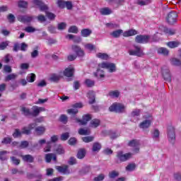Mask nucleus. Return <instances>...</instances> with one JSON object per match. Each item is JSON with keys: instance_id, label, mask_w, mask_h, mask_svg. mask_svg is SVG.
<instances>
[{"instance_id": "nucleus-3", "label": "nucleus", "mask_w": 181, "mask_h": 181, "mask_svg": "<svg viewBox=\"0 0 181 181\" xmlns=\"http://www.w3.org/2000/svg\"><path fill=\"white\" fill-rule=\"evenodd\" d=\"M109 110L111 112H124L125 111V106L121 103H113L109 107Z\"/></svg>"}, {"instance_id": "nucleus-62", "label": "nucleus", "mask_w": 181, "mask_h": 181, "mask_svg": "<svg viewBox=\"0 0 181 181\" xmlns=\"http://www.w3.org/2000/svg\"><path fill=\"white\" fill-rule=\"evenodd\" d=\"M69 136V132L64 133L61 135V141H67Z\"/></svg>"}, {"instance_id": "nucleus-5", "label": "nucleus", "mask_w": 181, "mask_h": 181, "mask_svg": "<svg viewBox=\"0 0 181 181\" xmlns=\"http://www.w3.org/2000/svg\"><path fill=\"white\" fill-rule=\"evenodd\" d=\"M132 153H127L124 154V152L118 151L117 153V158L118 160H119L120 162H127V160H129V159L132 158Z\"/></svg>"}, {"instance_id": "nucleus-35", "label": "nucleus", "mask_w": 181, "mask_h": 181, "mask_svg": "<svg viewBox=\"0 0 181 181\" xmlns=\"http://www.w3.org/2000/svg\"><path fill=\"white\" fill-rule=\"evenodd\" d=\"M39 114H40V112L39 111V107L33 106V112L31 113V115H33V117H37Z\"/></svg>"}, {"instance_id": "nucleus-11", "label": "nucleus", "mask_w": 181, "mask_h": 181, "mask_svg": "<svg viewBox=\"0 0 181 181\" xmlns=\"http://www.w3.org/2000/svg\"><path fill=\"white\" fill-rule=\"evenodd\" d=\"M151 124H152V117H149L139 124V128L141 129H148L151 127Z\"/></svg>"}, {"instance_id": "nucleus-31", "label": "nucleus", "mask_w": 181, "mask_h": 181, "mask_svg": "<svg viewBox=\"0 0 181 181\" xmlns=\"http://www.w3.org/2000/svg\"><path fill=\"white\" fill-rule=\"evenodd\" d=\"M17 77V74H10L5 77V81H11V80H15Z\"/></svg>"}, {"instance_id": "nucleus-10", "label": "nucleus", "mask_w": 181, "mask_h": 181, "mask_svg": "<svg viewBox=\"0 0 181 181\" xmlns=\"http://www.w3.org/2000/svg\"><path fill=\"white\" fill-rule=\"evenodd\" d=\"M128 146L133 148V153H139V141L133 139L128 143Z\"/></svg>"}, {"instance_id": "nucleus-64", "label": "nucleus", "mask_w": 181, "mask_h": 181, "mask_svg": "<svg viewBox=\"0 0 181 181\" xmlns=\"http://www.w3.org/2000/svg\"><path fill=\"white\" fill-rule=\"evenodd\" d=\"M105 177V176H104V174H100L98 177L94 178V181H103Z\"/></svg>"}, {"instance_id": "nucleus-43", "label": "nucleus", "mask_w": 181, "mask_h": 181, "mask_svg": "<svg viewBox=\"0 0 181 181\" xmlns=\"http://www.w3.org/2000/svg\"><path fill=\"white\" fill-rule=\"evenodd\" d=\"M119 176V173L113 170L109 173V177L110 179H115V177H118Z\"/></svg>"}, {"instance_id": "nucleus-58", "label": "nucleus", "mask_w": 181, "mask_h": 181, "mask_svg": "<svg viewBox=\"0 0 181 181\" xmlns=\"http://www.w3.org/2000/svg\"><path fill=\"white\" fill-rule=\"evenodd\" d=\"M106 26L107 28H111L112 29H115L117 28H119V25L117 23H108L106 24Z\"/></svg>"}, {"instance_id": "nucleus-28", "label": "nucleus", "mask_w": 181, "mask_h": 181, "mask_svg": "<svg viewBox=\"0 0 181 181\" xmlns=\"http://www.w3.org/2000/svg\"><path fill=\"white\" fill-rule=\"evenodd\" d=\"M109 97L111 98H118L119 97V91L118 90H112L108 93Z\"/></svg>"}, {"instance_id": "nucleus-48", "label": "nucleus", "mask_w": 181, "mask_h": 181, "mask_svg": "<svg viewBox=\"0 0 181 181\" xmlns=\"http://www.w3.org/2000/svg\"><path fill=\"white\" fill-rule=\"evenodd\" d=\"M11 60H12V55L7 54L4 59L3 62H4V63H6V64H8V63H9L11 62Z\"/></svg>"}, {"instance_id": "nucleus-45", "label": "nucleus", "mask_w": 181, "mask_h": 181, "mask_svg": "<svg viewBox=\"0 0 181 181\" xmlns=\"http://www.w3.org/2000/svg\"><path fill=\"white\" fill-rule=\"evenodd\" d=\"M85 49H86L87 50H89V52H93L95 50V45L90 43L86 44L85 45Z\"/></svg>"}, {"instance_id": "nucleus-50", "label": "nucleus", "mask_w": 181, "mask_h": 181, "mask_svg": "<svg viewBox=\"0 0 181 181\" xmlns=\"http://www.w3.org/2000/svg\"><path fill=\"white\" fill-rule=\"evenodd\" d=\"M159 52L161 54H163V56H168V54H169V50H168V49L165 47H160L159 49Z\"/></svg>"}, {"instance_id": "nucleus-21", "label": "nucleus", "mask_w": 181, "mask_h": 181, "mask_svg": "<svg viewBox=\"0 0 181 181\" xmlns=\"http://www.w3.org/2000/svg\"><path fill=\"white\" fill-rule=\"evenodd\" d=\"M134 35H138V31L135 30H129L123 33V36L124 37H129V36H134Z\"/></svg>"}, {"instance_id": "nucleus-30", "label": "nucleus", "mask_w": 181, "mask_h": 181, "mask_svg": "<svg viewBox=\"0 0 181 181\" xmlns=\"http://www.w3.org/2000/svg\"><path fill=\"white\" fill-rule=\"evenodd\" d=\"M180 45V43L177 41H173L167 43V46H168V47H170V49L177 47V46H179Z\"/></svg>"}, {"instance_id": "nucleus-2", "label": "nucleus", "mask_w": 181, "mask_h": 181, "mask_svg": "<svg viewBox=\"0 0 181 181\" xmlns=\"http://www.w3.org/2000/svg\"><path fill=\"white\" fill-rule=\"evenodd\" d=\"M167 138L170 144L175 145V143L176 142V132L175 131V127L171 124L168 126Z\"/></svg>"}, {"instance_id": "nucleus-55", "label": "nucleus", "mask_w": 181, "mask_h": 181, "mask_svg": "<svg viewBox=\"0 0 181 181\" xmlns=\"http://www.w3.org/2000/svg\"><path fill=\"white\" fill-rule=\"evenodd\" d=\"M19 8H28V2L23 0L18 1Z\"/></svg>"}, {"instance_id": "nucleus-18", "label": "nucleus", "mask_w": 181, "mask_h": 181, "mask_svg": "<svg viewBox=\"0 0 181 181\" xmlns=\"http://www.w3.org/2000/svg\"><path fill=\"white\" fill-rule=\"evenodd\" d=\"M52 159L54 160V162H56L57 159L56 154L47 153L45 155V160L47 163H50V162H52Z\"/></svg>"}, {"instance_id": "nucleus-57", "label": "nucleus", "mask_w": 181, "mask_h": 181, "mask_svg": "<svg viewBox=\"0 0 181 181\" xmlns=\"http://www.w3.org/2000/svg\"><path fill=\"white\" fill-rule=\"evenodd\" d=\"M22 136V132L19 131V129H16L14 133L13 134V138H19Z\"/></svg>"}, {"instance_id": "nucleus-37", "label": "nucleus", "mask_w": 181, "mask_h": 181, "mask_svg": "<svg viewBox=\"0 0 181 181\" xmlns=\"http://www.w3.org/2000/svg\"><path fill=\"white\" fill-rule=\"evenodd\" d=\"M21 112L25 117H28V115H31L30 110H29V108L25 107H21Z\"/></svg>"}, {"instance_id": "nucleus-13", "label": "nucleus", "mask_w": 181, "mask_h": 181, "mask_svg": "<svg viewBox=\"0 0 181 181\" xmlns=\"http://www.w3.org/2000/svg\"><path fill=\"white\" fill-rule=\"evenodd\" d=\"M36 127V123L30 124L28 127H25L22 129L21 133L25 135H30V132Z\"/></svg>"}, {"instance_id": "nucleus-44", "label": "nucleus", "mask_w": 181, "mask_h": 181, "mask_svg": "<svg viewBox=\"0 0 181 181\" xmlns=\"http://www.w3.org/2000/svg\"><path fill=\"white\" fill-rule=\"evenodd\" d=\"M135 168H136L135 163H130L126 167V170L128 172H132L135 170Z\"/></svg>"}, {"instance_id": "nucleus-7", "label": "nucleus", "mask_w": 181, "mask_h": 181, "mask_svg": "<svg viewBox=\"0 0 181 181\" xmlns=\"http://www.w3.org/2000/svg\"><path fill=\"white\" fill-rule=\"evenodd\" d=\"M72 119L76 121L79 124V125H86L88 121L91 119V115H85L83 116L82 119H78L76 117H72Z\"/></svg>"}, {"instance_id": "nucleus-63", "label": "nucleus", "mask_w": 181, "mask_h": 181, "mask_svg": "<svg viewBox=\"0 0 181 181\" xmlns=\"http://www.w3.org/2000/svg\"><path fill=\"white\" fill-rule=\"evenodd\" d=\"M0 33H1V35H4V36H9L11 32L5 28H1L0 30Z\"/></svg>"}, {"instance_id": "nucleus-14", "label": "nucleus", "mask_w": 181, "mask_h": 181, "mask_svg": "<svg viewBox=\"0 0 181 181\" xmlns=\"http://www.w3.org/2000/svg\"><path fill=\"white\" fill-rule=\"evenodd\" d=\"M33 2L40 8V11H47V6H46L45 3L42 2V0H33Z\"/></svg>"}, {"instance_id": "nucleus-1", "label": "nucleus", "mask_w": 181, "mask_h": 181, "mask_svg": "<svg viewBox=\"0 0 181 181\" xmlns=\"http://www.w3.org/2000/svg\"><path fill=\"white\" fill-rule=\"evenodd\" d=\"M98 69H97L95 76L103 78L105 77L104 72L100 69H106L109 73H115L117 71V66L115 64L111 62H103L98 64Z\"/></svg>"}, {"instance_id": "nucleus-41", "label": "nucleus", "mask_w": 181, "mask_h": 181, "mask_svg": "<svg viewBox=\"0 0 181 181\" xmlns=\"http://www.w3.org/2000/svg\"><path fill=\"white\" fill-rule=\"evenodd\" d=\"M69 33H78V28L76 25H71L68 30Z\"/></svg>"}, {"instance_id": "nucleus-22", "label": "nucleus", "mask_w": 181, "mask_h": 181, "mask_svg": "<svg viewBox=\"0 0 181 181\" xmlns=\"http://www.w3.org/2000/svg\"><path fill=\"white\" fill-rule=\"evenodd\" d=\"M100 121L98 119H93L90 121L89 127H90V128H97L98 127H100Z\"/></svg>"}, {"instance_id": "nucleus-29", "label": "nucleus", "mask_w": 181, "mask_h": 181, "mask_svg": "<svg viewBox=\"0 0 181 181\" xmlns=\"http://www.w3.org/2000/svg\"><path fill=\"white\" fill-rule=\"evenodd\" d=\"M151 2V0H138L136 4L137 5H140V6H145V5H149Z\"/></svg>"}, {"instance_id": "nucleus-33", "label": "nucleus", "mask_w": 181, "mask_h": 181, "mask_svg": "<svg viewBox=\"0 0 181 181\" xmlns=\"http://www.w3.org/2000/svg\"><path fill=\"white\" fill-rule=\"evenodd\" d=\"M67 114H69L70 115H76L78 113V109L76 107H72L71 109H69L66 110Z\"/></svg>"}, {"instance_id": "nucleus-49", "label": "nucleus", "mask_w": 181, "mask_h": 181, "mask_svg": "<svg viewBox=\"0 0 181 181\" xmlns=\"http://www.w3.org/2000/svg\"><path fill=\"white\" fill-rule=\"evenodd\" d=\"M83 142H86V144L88 142H93L94 141V136H86L82 139Z\"/></svg>"}, {"instance_id": "nucleus-52", "label": "nucleus", "mask_w": 181, "mask_h": 181, "mask_svg": "<svg viewBox=\"0 0 181 181\" xmlns=\"http://www.w3.org/2000/svg\"><path fill=\"white\" fill-rule=\"evenodd\" d=\"M152 138L153 139H158L159 138V130L158 129H154L152 132Z\"/></svg>"}, {"instance_id": "nucleus-23", "label": "nucleus", "mask_w": 181, "mask_h": 181, "mask_svg": "<svg viewBox=\"0 0 181 181\" xmlns=\"http://www.w3.org/2000/svg\"><path fill=\"white\" fill-rule=\"evenodd\" d=\"M100 12L102 15L108 16V15H111V13H112V10H111L108 7H105V8H100Z\"/></svg>"}, {"instance_id": "nucleus-39", "label": "nucleus", "mask_w": 181, "mask_h": 181, "mask_svg": "<svg viewBox=\"0 0 181 181\" xmlns=\"http://www.w3.org/2000/svg\"><path fill=\"white\" fill-rule=\"evenodd\" d=\"M170 64L173 66H181V61L177 58H173L170 59Z\"/></svg>"}, {"instance_id": "nucleus-38", "label": "nucleus", "mask_w": 181, "mask_h": 181, "mask_svg": "<svg viewBox=\"0 0 181 181\" xmlns=\"http://www.w3.org/2000/svg\"><path fill=\"white\" fill-rule=\"evenodd\" d=\"M11 161L12 162L13 165H16V166H18L21 163V160L19 158H17L15 156H11L10 157Z\"/></svg>"}, {"instance_id": "nucleus-12", "label": "nucleus", "mask_w": 181, "mask_h": 181, "mask_svg": "<svg viewBox=\"0 0 181 181\" xmlns=\"http://www.w3.org/2000/svg\"><path fill=\"white\" fill-rule=\"evenodd\" d=\"M17 19L19 22H22L23 23H29V22L33 21V17L30 16L19 15L17 16Z\"/></svg>"}, {"instance_id": "nucleus-47", "label": "nucleus", "mask_w": 181, "mask_h": 181, "mask_svg": "<svg viewBox=\"0 0 181 181\" xmlns=\"http://www.w3.org/2000/svg\"><path fill=\"white\" fill-rule=\"evenodd\" d=\"M79 135H90V132L88 129H79L78 130Z\"/></svg>"}, {"instance_id": "nucleus-17", "label": "nucleus", "mask_w": 181, "mask_h": 181, "mask_svg": "<svg viewBox=\"0 0 181 181\" xmlns=\"http://www.w3.org/2000/svg\"><path fill=\"white\" fill-rule=\"evenodd\" d=\"M56 169L58 170V172L60 173H64V175H69L70 173V171L69 170V166L67 165L57 166Z\"/></svg>"}, {"instance_id": "nucleus-36", "label": "nucleus", "mask_w": 181, "mask_h": 181, "mask_svg": "<svg viewBox=\"0 0 181 181\" xmlns=\"http://www.w3.org/2000/svg\"><path fill=\"white\" fill-rule=\"evenodd\" d=\"M36 80V75L35 74H30L27 76V81L28 83H33Z\"/></svg>"}, {"instance_id": "nucleus-34", "label": "nucleus", "mask_w": 181, "mask_h": 181, "mask_svg": "<svg viewBox=\"0 0 181 181\" xmlns=\"http://www.w3.org/2000/svg\"><path fill=\"white\" fill-rule=\"evenodd\" d=\"M96 57L101 59L102 60H108V54L105 53L99 52L96 54Z\"/></svg>"}, {"instance_id": "nucleus-24", "label": "nucleus", "mask_w": 181, "mask_h": 181, "mask_svg": "<svg viewBox=\"0 0 181 181\" xmlns=\"http://www.w3.org/2000/svg\"><path fill=\"white\" fill-rule=\"evenodd\" d=\"M88 97L89 98V104H94V103H95V96L94 95V92L89 91L88 93Z\"/></svg>"}, {"instance_id": "nucleus-54", "label": "nucleus", "mask_w": 181, "mask_h": 181, "mask_svg": "<svg viewBox=\"0 0 181 181\" xmlns=\"http://www.w3.org/2000/svg\"><path fill=\"white\" fill-rule=\"evenodd\" d=\"M9 45V41H6L0 43V49L1 50H5L6 47H8V45Z\"/></svg>"}, {"instance_id": "nucleus-53", "label": "nucleus", "mask_w": 181, "mask_h": 181, "mask_svg": "<svg viewBox=\"0 0 181 181\" xmlns=\"http://www.w3.org/2000/svg\"><path fill=\"white\" fill-rule=\"evenodd\" d=\"M46 16L48 18V19H49V21H54L56 18V15L50 12H46Z\"/></svg>"}, {"instance_id": "nucleus-46", "label": "nucleus", "mask_w": 181, "mask_h": 181, "mask_svg": "<svg viewBox=\"0 0 181 181\" xmlns=\"http://www.w3.org/2000/svg\"><path fill=\"white\" fill-rule=\"evenodd\" d=\"M67 28V24L64 22L59 23L57 25V29L58 30H64Z\"/></svg>"}, {"instance_id": "nucleus-59", "label": "nucleus", "mask_w": 181, "mask_h": 181, "mask_svg": "<svg viewBox=\"0 0 181 181\" xmlns=\"http://www.w3.org/2000/svg\"><path fill=\"white\" fill-rule=\"evenodd\" d=\"M51 81H54V83H56L60 80V76L54 74L50 77Z\"/></svg>"}, {"instance_id": "nucleus-26", "label": "nucleus", "mask_w": 181, "mask_h": 181, "mask_svg": "<svg viewBox=\"0 0 181 181\" xmlns=\"http://www.w3.org/2000/svg\"><path fill=\"white\" fill-rule=\"evenodd\" d=\"M101 149V144L99 142H95L93 144L92 151L93 152H100V150Z\"/></svg>"}, {"instance_id": "nucleus-6", "label": "nucleus", "mask_w": 181, "mask_h": 181, "mask_svg": "<svg viewBox=\"0 0 181 181\" xmlns=\"http://www.w3.org/2000/svg\"><path fill=\"white\" fill-rule=\"evenodd\" d=\"M129 56H138V57H141L144 56V51L139 46L134 45V49H129Z\"/></svg>"}, {"instance_id": "nucleus-20", "label": "nucleus", "mask_w": 181, "mask_h": 181, "mask_svg": "<svg viewBox=\"0 0 181 181\" xmlns=\"http://www.w3.org/2000/svg\"><path fill=\"white\" fill-rule=\"evenodd\" d=\"M91 33H93V30L88 28L82 29L81 31V35L83 37H88Z\"/></svg>"}, {"instance_id": "nucleus-19", "label": "nucleus", "mask_w": 181, "mask_h": 181, "mask_svg": "<svg viewBox=\"0 0 181 181\" xmlns=\"http://www.w3.org/2000/svg\"><path fill=\"white\" fill-rule=\"evenodd\" d=\"M21 158L24 162H28V163H33L35 160V158H33L30 154L21 156Z\"/></svg>"}, {"instance_id": "nucleus-9", "label": "nucleus", "mask_w": 181, "mask_h": 181, "mask_svg": "<svg viewBox=\"0 0 181 181\" xmlns=\"http://www.w3.org/2000/svg\"><path fill=\"white\" fill-rule=\"evenodd\" d=\"M177 19V13L175 11L170 12L166 18V21L169 25L176 23Z\"/></svg>"}, {"instance_id": "nucleus-16", "label": "nucleus", "mask_w": 181, "mask_h": 181, "mask_svg": "<svg viewBox=\"0 0 181 181\" xmlns=\"http://www.w3.org/2000/svg\"><path fill=\"white\" fill-rule=\"evenodd\" d=\"M72 50L74 51L79 57L84 56V51L77 45H72Z\"/></svg>"}, {"instance_id": "nucleus-27", "label": "nucleus", "mask_w": 181, "mask_h": 181, "mask_svg": "<svg viewBox=\"0 0 181 181\" xmlns=\"http://www.w3.org/2000/svg\"><path fill=\"white\" fill-rule=\"evenodd\" d=\"M122 33H124V30H117L113 31L112 33H110L111 36H112V37H119V36H121Z\"/></svg>"}, {"instance_id": "nucleus-8", "label": "nucleus", "mask_w": 181, "mask_h": 181, "mask_svg": "<svg viewBox=\"0 0 181 181\" xmlns=\"http://www.w3.org/2000/svg\"><path fill=\"white\" fill-rule=\"evenodd\" d=\"M150 39H151V36L149 35H139L136 36L135 42L136 43L145 44V43H148Z\"/></svg>"}, {"instance_id": "nucleus-60", "label": "nucleus", "mask_w": 181, "mask_h": 181, "mask_svg": "<svg viewBox=\"0 0 181 181\" xmlns=\"http://www.w3.org/2000/svg\"><path fill=\"white\" fill-rule=\"evenodd\" d=\"M57 5L59 8H61L62 9H63V8H66V1L63 0H59L57 1Z\"/></svg>"}, {"instance_id": "nucleus-61", "label": "nucleus", "mask_w": 181, "mask_h": 181, "mask_svg": "<svg viewBox=\"0 0 181 181\" xmlns=\"http://www.w3.org/2000/svg\"><path fill=\"white\" fill-rule=\"evenodd\" d=\"M25 30L28 33H33V32L36 31V29L32 26H28L25 28Z\"/></svg>"}, {"instance_id": "nucleus-4", "label": "nucleus", "mask_w": 181, "mask_h": 181, "mask_svg": "<svg viewBox=\"0 0 181 181\" xmlns=\"http://www.w3.org/2000/svg\"><path fill=\"white\" fill-rule=\"evenodd\" d=\"M161 74L165 81L168 83L172 81V74H170V71L168 66H165L161 68Z\"/></svg>"}, {"instance_id": "nucleus-40", "label": "nucleus", "mask_w": 181, "mask_h": 181, "mask_svg": "<svg viewBox=\"0 0 181 181\" xmlns=\"http://www.w3.org/2000/svg\"><path fill=\"white\" fill-rule=\"evenodd\" d=\"M86 156V150L80 149L77 153L78 159H83Z\"/></svg>"}, {"instance_id": "nucleus-56", "label": "nucleus", "mask_w": 181, "mask_h": 181, "mask_svg": "<svg viewBox=\"0 0 181 181\" xmlns=\"http://www.w3.org/2000/svg\"><path fill=\"white\" fill-rule=\"evenodd\" d=\"M55 151L59 155L64 153V148H63V146H62L61 145L58 146Z\"/></svg>"}, {"instance_id": "nucleus-32", "label": "nucleus", "mask_w": 181, "mask_h": 181, "mask_svg": "<svg viewBox=\"0 0 181 181\" xmlns=\"http://www.w3.org/2000/svg\"><path fill=\"white\" fill-rule=\"evenodd\" d=\"M84 83L87 87H94L95 84V81L94 80H91L88 78L86 79Z\"/></svg>"}, {"instance_id": "nucleus-42", "label": "nucleus", "mask_w": 181, "mask_h": 181, "mask_svg": "<svg viewBox=\"0 0 181 181\" xmlns=\"http://www.w3.org/2000/svg\"><path fill=\"white\" fill-rule=\"evenodd\" d=\"M59 121L60 122H62V124H66L69 121V117L66 115H61Z\"/></svg>"}, {"instance_id": "nucleus-25", "label": "nucleus", "mask_w": 181, "mask_h": 181, "mask_svg": "<svg viewBox=\"0 0 181 181\" xmlns=\"http://www.w3.org/2000/svg\"><path fill=\"white\" fill-rule=\"evenodd\" d=\"M45 131H46V128L42 126L37 127L35 129V132L37 135H43Z\"/></svg>"}, {"instance_id": "nucleus-15", "label": "nucleus", "mask_w": 181, "mask_h": 181, "mask_svg": "<svg viewBox=\"0 0 181 181\" xmlns=\"http://www.w3.org/2000/svg\"><path fill=\"white\" fill-rule=\"evenodd\" d=\"M74 74V68L73 66H69L64 71V76L66 77H73Z\"/></svg>"}, {"instance_id": "nucleus-51", "label": "nucleus", "mask_w": 181, "mask_h": 181, "mask_svg": "<svg viewBox=\"0 0 181 181\" xmlns=\"http://www.w3.org/2000/svg\"><path fill=\"white\" fill-rule=\"evenodd\" d=\"M6 153H8V151H0V160H6Z\"/></svg>"}]
</instances>
